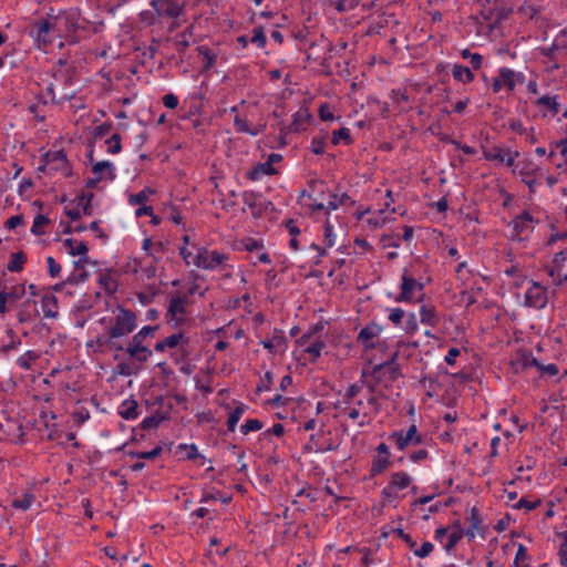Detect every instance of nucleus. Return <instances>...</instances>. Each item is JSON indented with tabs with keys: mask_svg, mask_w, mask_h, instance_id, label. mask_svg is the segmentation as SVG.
Masks as SVG:
<instances>
[{
	"mask_svg": "<svg viewBox=\"0 0 567 567\" xmlns=\"http://www.w3.org/2000/svg\"><path fill=\"white\" fill-rule=\"evenodd\" d=\"M101 327L105 328L110 334L122 343L138 326L137 313L122 305H116L112 310L111 317H102L99 319Z\"/></svg>",
	"mask_w": 567,
	"mask_h": 567,
	"instance_id": "nucleus-1",
	"label": "nucleus"
},
{
	"mask_svg": "<svg viewBox=\"0 0 567 567\" xmlns=\"http://www.w3.org/2000/svg\"><path fill=\"white\" fill-rule=\"evenodd\" d=\"M412 476L404 472H393L390 475L389 483L382 488L380 495L382 498V504H391L398 501L399 492L408 488L412 484Z\"/></svg>",
	"mask_w": 567,
	"mask_h": 567,
	"instance_id": "nucleus-2",
	"label": "nucleus"
},
{
	"mask_svg": "<svg viewBox=\"0 0 567 567\" xmlns=\"http://www.w3.org/2000/svg\"><path fill=\"white\" fill-rule=\"evenodd\" d=\"M424 285L409 275L406 268L401 276L400 293L395 297L396 302H417L424 296Z\"/></svg>",
	"mask_w": 567,
	"mask_h": 567,
	"instance_id": "nucleus-3",
	"label": "nucleus"
},
{
	"mask_svg": "<svg viewBox=\"0 0 567 567\" xmlns=\"http://www.w3.org/2000/svg\"><path fill=\"white\" fill-rule=\"evenodd\" d=\"M537 223L538 220L528 210H523L508 223L509 238L516 241L528 239Z\"/></svg>",
	"mask_w": 567,
	"mask_h": 567,
	"instance_id": "nucleus-4",
	"label": "nucleus"
},
{
	"mask_svg": "<svg viewBox=\"0 0 567 567\" xmlns=\"http://www.w3.org/2000/svg\"><path fill=\"white\" fill-rule=\"evenodd\" d=\"M398 357L399 350H395L390 354L388 360L374 365L371 371V377L382 381L385 388L389 383L401 377L400 365L396 363Z\"/></svg>",
	"mask_w": 567,
	"mask_h": 567,
	"instance_id": "nucleus-5",
	"label": "nucleus"
},
{
	"mask_svg": "<svg viewBox=\"0 0 567 567\" xmlns=\"http://www.w3.org/2000/svg\"><path fill=\"white\" fill-rule=\"evenodd\" d=\"M229 260V255L218 251L208 250L205 247L198 249L193 262L196 267L205 270H215L225 268L226 261Z\"/></svg>",
	"mask_w": 567,
	"mask_h": 567,
	"instance_id": "nucleus-6",
	"label": "nucleus"
},
{
	"mask_svg": "<svg viewBox=\"0 0 567 567\" xmlns=\"http://www.w3.org/2000/svg\"><path fill=\"white\" fill-rule=\"evenodd\" d=\"M525 82V75L522 72H515L514 70L502 66L497 71V76L492 81L493 93H498L502 89H506L508 92H513L517 84Z\"/></svg>",
	"mask_w": 567,
	"mask_h": 567,
	"instance_id": "nucleus-7",
	"label": "nucleus"
},
{
	"mask_svg": "<svg viewBox=\"0 0 567 567\" xmlns=\"http://www.w3.org/2000/svg\"><path fill=\"white\" fill-rule=\"evenodd\" d=\"M388 440L392 442L398 450L404 451L409 446H416L423 442V436L415 424H412L406 432L400 430L392 432Z\"/></svg>",
	"mask_w": 567,
	"mask_h": 567,
	"instance_id": "nucleus-8",
	"label": "nucleus"
},
{
	"mask_svg": "<svg viewBox=\"0 0 567 567\" xmlns=\"http://www.w3.org/2000/svg\"><path fill=\"white\" fill-rule=\"evenodd\" d=\"M154 14L158 19H178L184 12V3L181 0H152L150 2Z\"/></svg>",
	"mask_w": 567,
	"mask_h": 567,
	"instance_id": "nucleus-9",
	"label": "nucleus"
},
{
	"mask_svg": "<svg viewBox=\"0 0 567 567\" xmlns=\"http://www.w3.org/2000/svg\"><path fill=\"white\" fill-rule=\"evenodd\" d=\"M549 300L548 288L537 281L532 280L530 286L525 292L524 305L537 310L544 309Z\"/></svg>",
	"mask_w": 567,
	"mask_h": 567,
	"instance_id": "nucleus-10",
	"label": "nucleus"
},
{
	"mask_svg": "<svg viewBox=\"0 0 567 567\" xmlns=\"http://www.w3.org/2000/svg\"><path fill=\"white\" fill-rule=\"evenodd\" d=\"M54 30V23L49 19L37 20L30 30V35L34 38L39 48H47L52 43L50 33Z\"/></svg>",
	"mask_w": 567,
	"mask_h": 567,
	"instance_id": "nucleus-11",
	"label": "nucleus"
},
{
	"mask_svg": "<svg viewBox=\"0 0 567 567\" xmlns=\"http://www.w3.org/2000/svg\"><path fill=\"white\" fill-rule=\"evenodd\" d=\"M349 202L351 204H353V202L351 200V197L347 193L338 194V193L331 192L330 199L328 200L327 204H324V203L310 204L309 209L312 213L318 212V210H324L327 217H329L332 210H337L340 206L347 205Z\"/></svg>",
	"mask_w": 567,
	"mask_h": 567,
	"instance_id": "nucleus-12",
	"label": "nucleus"
},
{
	"mask_svg": "<svg viewBox=\"0 0 567 567\" xmlns=\"http://www.w3.org/2000/svg\"><path fill=\"white\" fill-rule=\"evenodd\" d=\"M120 352H124L130 359L140 363L147 362L153 354L147 344L132 338L126 346L123 344V350H120Z\"/></svg>",
	"mask_w": 567,
	"mask_h": 567,
	"instance_id": "nucleus-13",
	"label": "nucleus"
},
{
	"mask_svg": "<svg viewBox=\"0 0 567 567\" xmlns=\"http://www.w3.org/2000/svg\"><path fill=\"white\" fill-rule=\"evenodd\" d=\"M381 332L382 327L371 322L360 330L357 340L363 346L364 350H372L382 344L374 342V339L378 338Z\"/></svg>",
	"mask_w": 567,
	"mask_h": 567,
	"instance_id": "nucleus-14",
	"label": "nucleus"
},
{
	"mask_svg": "<svg viewBox=\"0 0 567 567\" xmlns=\"http://www.w3.org/2000/svg\"><path fill=\"white\" fill-rule=\"evenodd\" d=\"M43 165L39 167V171L44 172L45 167L49 166L52 171H62L68 167L66 154L63 150L50 151L42 157Z\"/></svg>",
	"mask_w": 567,
	"mask_h": 567,
	"instance_id": "nucleus-15",
	"label": "nucleus"
},
{
	"mask_svg": "<svg viewBox=\"0 0 567 567\" xmlns=\"http://www.w3.org/2000/svg\"><path fill=\"white\" fill-rule=\"evenodd\" d=\"M288 339L284 330L275 328L272 337L260 341V344L270 353H284L287 349Z\"/></svg>",
	"mask_w": 567,
	"mask_h": 567,
	"instance_id": "nucleus-16",
	"label": "nucleus"
},
{
	"mask_svg": "<svg viewBox=\"0 0 567 567\" xmlns=\"http://www.w3.org/2000/svg\"><path fill=\"white\" fill-rule=\"evenodd\" d=\"M327 193H331L328 185L322 179H311L308 183V189H303L300 196H307L312 204L323 203Z\"/></svg>",
	"mask_w": 567,
	"mask_h": 567,
	"instance_id": "nucleus-17",
	"label": "nucleus"
},
{
	"mask_svg": "<svg viewBox=\"0 0 567 567\" xmlns=\"http://www.w3.org/2000/svg\"><path fill=\"white\" fill-rule=\"evenodd\" d=\"M535 105L542 111L544 117L548 114L555 116L560 111L557 95H543L535 101Z\"/></svg>",
	"mask_w": 567,
	"mask_h": 567,
	"instance_id": "nucleus-18",
	"label": "nucleus"
},
{
	"mask_svg": "<svg viewBox=\"0 0 567 567\" xmlns=\"http://www.w3.org/2000/svg\"><path fill=\"white\" fill-rule=\"evenodd\" d=\"M539 365V361L532 355V353L523 351L518 352L511 361V368L514 373H522L528 368Z\"/></svg>",
	"mask_w": 567,
	"mask_h": 567,
	"instance_id": "nucleus-19",
	"label": "nucleus"
},
{
	"mask_svg": "<svg viewBox=\"0 0 567 567\" xmlns=\"http://www.w3.org/2000/svg\"><path fill=\"white\" fill-rule=\"evenodd\" d=\"M241 199L245 206L250 209V213L255 218H258L264 214L262 203L260 202L261 194L254 190H245L241 194Z\"/></svg>",
	"mask_w": 567,
	"mask_h": 567,
	"instance_id": "nucleus-20",
	"label": "nucleus"
},
{
	"mask_svg": "<svg viewBox=\"0 0 567 567\" xmlns=\"http://www.w3.org/2000/svg\"><path fill=\"white\" fill-rule=\"evenodd\" d=\"M468 520H470V527L464 532H465V536L468 538V540H472L475 538L476 532L483 533L485 529L483 527V519L481 517L480 511L476 506H473L471 508Z\"/></svg>",
	"mask_w": 567,
	"mask_h": 567,
	"instance_id": "nucleus-21",
	"label": "nucleus"
},
{
	"mask_svg": "<svg viewBox=\"0 0 567 567\" xmlns=\"http://www.w3.org/2000/svg\"><path fill=\"white\" fill-rule=\"evenodd\" d=\"M278 174V169L271 166L267 161L264 163H258L255 165L248 173L247 178L249 181L256 182L259 181L262 176L268 175H276Z\"/></svg>",
	"mask_w": 567,
	"mask_h": 567,
	"instance_id": "nucleus-22",
	"label": "nucleus"
},
{
	"mask_svg": "<svg viewBox=\"0 0 567 567\" xmlns=\"http://www.w3.org/2000/svg\"><path fill=\"white\" fill-rule=\"evenodd\" d=\"M312 118L308 109H300L292 115V122L288 126L289 132H300L305 130L306 124Z\"/></svg>",
	"mask_w": 567,
	"mask_h": 567,
	"instance_id": "nucleus-23",
	"label": "nucleus"
},
{
	"mask_svg": "<svg viewBox=\"0 0 567 567\" xmlns=\"http://www.w3.org/2000/svg\"><path fill=\"white\" fill-rule=\"evenodd\" d=\"M41 308L45 318L55 319L58 312V299L52 293H45L41 298Z\"/></svg>",
	"mask_w": 567,
	"mask_h": 567,
	"instance_id": "nucleus-24",
	"label": "nucleus"
},
{
	"mask_svg": "<svg viewBox=\"0 0 567 567\" xmlns=\"http://www.w3.org/2000/svg\"><path fill=\"white\" fill-rule=\"evenodd\" d=\"M94 342L101 349H109L115 352H120V350H123V343H118L105 328H103V333L99 334Z\"/></svg>",
	"mask_w": 567,
	"mask_h": 567,
	"instance_id": "nucleus-25",
	"label": "nucleus"
},
{
	"mask_svg": "<svg viewBox=\"0 0 567 567\" xmlns=\"http://www.w3.org/2000/svg\"><path fill=\"white\" fill-rule=\"evenodd\" d=\"M282 225L290 235V249H292L293 251H298L300 249V241L298 240V236L300 235L301 230L297 224V220L289 218L285 220Z\"/></svg>",
	"mask_w": 567,
	"mask_h": 567,
	"instance_id": "nucleus-26",
	"label": "nucleus"
},
{
	"mask_svg": "<svg viewBox=\"0 0 567 567\" xmlns=\"http://www.w3.org/2000/svg\"><path fill=\"white\" fill-rule=\"evenodd\" d=\"M420 321L430 327H436L440 322L436 309L432 305H423L420 308Z\"/></svg>",
	"mask_w": 567,
	"mask_h": 567,
	"instance_id": "nucleus-27",
	"label": "nucleus"
},
{
	"mask_svg": "<svg viewBox=\"0 0 567 567\" xmlns=\"http://www.w3.org/2000/svg\"><path fill=\"white\" fill-rule=\"evenodd\" d=\"M186 297L181 296L178 293L172 296L168 305L167 316H171V319H175L178 315L186 313Z\"/></svg>",
	"mask_w": 567,
	"mask_h": 567,
	"instance_id": "nucleus-28",
	"label": "nucleus"
},
{
	"mask_svg": "<svg viewBox=\"0 0 567 567\" xmlns=\"http://www.w3.org/2000/svg\"><path fill=\"white\" fill-rule=\"evenodd\" d=\"M362 406H363V401L362 400H358L352 408L351 406H346L343 409V413L347 414L348 417L353 420V421L358 420L360 416L363 417V420L358 423L359 426H364L370 421V417H369L367 412L361 413L360 409Z\"/></svg>",
	"mask_w": 567,
	"mask_h": 567,
	"instance_id": "nucleus-29",
	"label": "nucleus"
},
{
	"mask_svg": "<svg viewBox=\"0 0 567 567\" xmlns=\"http://www.w3.org/2000/svg\"><path fill=\"white\" fill-rule=\"evenodd\" d=\"M138 404L134 399H127L118 408V414L124 420H135L138 416Z\"/></svg>",
	"mask_w": 567,
	"mask_h": 567,
	"instance_id": "nucleus-30",
	"label": "nucleus"
},
{
	"mask_svg": "<svg viewBox=\"0 0 567 567\" xmlns=\"http://www.w3.org/2000/svg\"><path fill=\"white\" fill-rule=\"evenodd\" d=\"M482 152L486 161L493 162L496 165H503L505 162L506 150L501 146L483 147Z\"/></svg>",
	"mask_w": 567,
	"mask_h": 567,
	"instance_id": "nucleus-31",
	"label": "nucleus"
},
{
	"mask_svg": "<svg viewBox=\"0 0 567 567\" xmlns=\"http://www.w3.org/2000/svg\"><path fill=\"white\" fill-rule=\"evenodd\" d=\"M452 75L455 81L467 84L474 81L475 75L473 71L465 65L462 64H454L452 68Z\"/></svg>",
	"mask_w": 567,
	"mask_h": 567,
	"instance_id": "nucleus-32",
	"label": "nucleus"
},
{
	"mask_svg": "<svg viewBox=\"0 0 567 567\" xmlns=\"http://www.w3.org/2000/svg\"><path fill=\"white\" fill-rule=\"evenodd\" d=\"M234 126H235V130L238 133H245V134H248L250 136H257L266 127L265 125H259V126H257L255 128H251L249 126L248 122L245 118H241L238 115H236L235 118H234Z\"/></svg>",
	"mask_w": 567,
	"mask_h": 567,
	"instance_id": "nucleus-33",
	"label": "nucleus"
},
{
	"mask_svg": "<svg viewBox=\"0 0 567 567\" xmlns=\"http://www.w3.org/2000/svg\"><path fill=\"white\" fill-rule=\"evenodd\" d=\"M391 465L390 456L375 455L372 460L370 474L371 476L382 474Z\"/></svg>",
	"mask_w": 567,
	"mask_h": 567,
	"instance_id": "nucleus-34",
	"label": "nucleus"
},
{
	"mask_svg": "<svg viewBox=\"0 0 567 567\" xmlns=\"http://www.w3.org/2000/svg\"><path fill=\"white\" fill-rule=\"evenodd\" d=\"M92 173L95 175H102L103 173H105V177L109 181H113L116 177L115 172H114V166L109 161H101V162L95 163L92 166Z\"/></svg>",
	"mask_w": 567,
	"mask_h": 567,
	"instance_id": "nucleus-35",
	"label": "nucleus"
},
{
	"mask_svg": "<svg viewBox=\"0 0 567 567\" xmlns=\"http://www.w3.org/2000/svg\"><path fill=\"white\" fill-rule=\"evenodd\" d=\"M193 35V27L186 28L185 31L176 35L174 41L175 49L178 53L184 54L189 47V38Z\"/></svg>",
	"mask_w": 567,
	"mask_h": 567,
	"instance_id": "nucleus-36",
	"label": "nucleus"
},
{
	"mask_svg": "<svg viewBox=\"0 0 567 567\" xmlns=\"http://www.w3.org/2000/svg\"><path fill=\"white\" fill-rule=\"evenodd\" d=\"M27 262V255L23 251H17L11 255L7 269L11 272H20Z\"/></svg>",
	"mask_w": 567,
	"mask_h": 567,
	"instance_id": "nucleus-37",
	"label": "nucleus"
},
{
	"mask_svg": "<svg viewBox=\"0 0 567 567\" xmlns=\"http://www.w3.org/2000/svg\"><path fill=\"white\" fill-rule=\"evenodd\" d=\"M158 329V324L144 326L136 333L133 334L132 339L137 340L138 342H143L144 344H147V340L154 338Z\"/></svg>",
	"mask_w": 567,
	"mask_h": 567,
	"instance_id": "nucleus-38",
	"label": "nucleus"
},
{
	"mask_svg": "<svg viewBox=\"0 0 567 567\" xmlns=\"http://www.w3.org/2000/svg\"><path fill=\"white\" fill-rule=\"evenodd\" d=\"M63 245L69 248L71 256H84L89 251L87 245L84 241L76 243L72 238H66Z\"/></svg>",
	"mask_w": 567,
	"mask_h": 567,
	"instance_id": "nucleus-39",
	"label": "nucleus"
},
{
	"mask_svg": "<svg viewBox=\"0 0 567 567\" xmlns=\"http://www.w3.org/2000/svg\"><path fill=\"white\" fill-rule=\"evenodd\" d=\"M165 419H166V415L162 411H156L154 414L146 416L142 421L141 427L143 430L157 429Z\"/></svg>",
	"mask_w": 567,
	"mask_h": 567,
	"instance_id": "nucleus-40",
	"label": "nucleus"
},
{
	"mask_svg": "<svg viewBox=\"0 0 567 567\" xmlns=\"http://www.w3.org/2000/svg\"><path fill=\"white\" fill-rule=\"evenodd\" d=\"M197 51L199 55L203 56V70H210L216 63V54L208 47L205 45L198 47Z\"/></svg>",
	"mask_w": 567,
	"mask_h": 567,
	"instance_id": "nucleus-41",
	"label": "nucleus"
},
{
	"mask_svg": "<svg viewBox=\"0 0 567 567\" xmlns=\"http://www.w3.org/2000/svg\"><path fill=\"white\" fill-rule=\"evenodd\" d=\"M177 451L184 452V455H183L184 460L193 461L196 458H200V460L205 461V456L200 455L198 453V449H197L196 444H185V443L178 444Z\"/></svg>",
	"mask_w": 567,
	"mask_h": 567,
	"instance_id": "nucleus-42",
	"label": "nucleus"
},
{
	"mask_svg": "<svg viewBox=\"0 0 567 567\" xmlns=\"http://www.w3.org/2000/svg\"><path fill=\"white\" fill-rule=\"evenodd\" d=\"M546 271L556 286H561L567 281V274L563 271V268L559 265L547 266Z\"/></svg>",
	"mask_w": 567,
	"mask_h": 567,
	"instance_id": "nucleus-43",
	"label": "nucleus"
},
{
	"mask_svg": "<svg viewBox=\"0 0 567 567\" xmlns=\"http://www.w3.org/2000/svg\"><path fill=\"white\" fill-rule=\"evenodd\" d=\"M99 284L107 293H115L118 289L117 280L110 274H101L99 276Z\"/></svg>",
	"mask_w": 567,
	"mask_h": 567,
	"instance_id": "nucleus-44",
	"label": "nucleus"
},
{
	"mask_svg": "<svg viewBox=\"0 0 567 567\" xmlns=\"http://www.w3.org/2000/svg\"><path fill=\"white\" fill-rule=\"evenodd\" d=\"M246 406L244 404L237 405L234 410L230 411L227 420V429L229 432H234L239 420L245 413Z\"/></svg>",
	"mask_w": 567,
	"mask_h": 567,
	"instance_id": "nucleus-45",
	"label": "nucleus"
},
{
	"mask_svg": "<svg viewBox=\"0 0 567 567\" xmlns=\"http://www.w3.org/2000/svg\"><path fill=\"white\" fill-rule=\"evenodd\" d=\"M323 244L326 248H331L336 245L334 227L329 217H327L323 223Z\"/></svg>",
	"mask_w": 567,
	"mask_h": 567,
	"instance_id": "nucleus-46",
	"label": "nucleus"
},
{
	"mask_svg": "<svg viewBox=\"0 0 567 567\" xmlns=\"http://www.w3.org/2000/svg\"><path fill=\"white\" fill-rule=\"evenodd\" d=\"M40 358L39 353L33 350H28L22 355H20L17 360V364L24 369L30 370L32 364Z\"/></svg>",
	"mask_w": 567,
	"mask_h": 567,
	"instance_id": "nucleus-47",
	"label": "nucleus"
},
{
	"mask_svg": "<svg viewBox=\"0 0 567 567\" xmlns=\"http://www.w3.org/2000/svg\"><path fill=\"white\" fill-rule=\"evenodd\" d=\"M35 501V496L32 493H24L21 498L13 499L11 506L16 509L28 511L31 508Z\"/></svg>",
	"mask_w": 567,
	"mask_h": 567,
	"instance_id": "nucleus-48",
	"label": "nucleus"
},
{
	"mask_svg": "<svg viewBox=\"0 0 567 567\" xmlns=\"http://www.w3.org/2000/svg\"><path fill=\"white\" fill-rule=\"evenodd\" d=\"M41 99H43V103L47 104L50 101L52 104L63 103L64 101H69L72 99V95H63L60 100H56L54 86L50 83L44 92L41 94Z\"/></svg>",
	"mask_w": 567,
	"mask_h": 567,
	"instance_id": "nucleus-49",
	"label": "nucleus"
},
{
	"mask_svg": "<svg viewBox=\"0 0 567 567\" xmlns=\"http://www.w3.org/2000/svg\"><path fill=\"white\" fill-rule=\"evenodd\" d=\"M50 224V219L45 215H37L31 226V233L35 236L45 234L44 227Z\"/></svg>",
	"mask_w": 567,
	"mask_h": 567,
	"instance_id": "nucleus-50",
	"label": "nucleus"
},
{
	"mask_svg": "<svg viewBox=\"0 0 567 567\" xmlns=\"http://www.w3.org/2000/svg\"><path fill=\"white\" fill-rule=\"evenodd\" d=\"M340 142H343L347 145L352 143L350 130L348 127H341L332 132L331 143L333 145H338Z\"/></svg>",
	"mask_w": 567,
	"mask_h": 567,
	"instance_id": "nucleus-51",
	"label": "nucleus"
},
{
	"mask_svg": "<svg viewBox=\"0 0 567 567\" xmlns=\"http://www.w3.org/2000/svg\"><path fill=\"white\" fill-rule=\"evenodd\" d=\"M153 193L154 190L152 188L145 187L136 194H131L127 199L128 204L132 206L144 205L148 200V195Z\"/></svg>",
	"mask_w": 567,
	"mask_h": 567,
	"instance_id": "nucleus-52",
	"label": "nucleus"
},
{
	"mask_svg": "<svg viewBox=\"0 0 567 567\" xmlns=\"http://www.w3.org/2000/svg\"><path fill=\"white\" fill-rule=\"evenodd\" d=\"M528 559L529 555L527 548L523 544H519L513 561V567H532L526 563Z\"/></svg>",
	"mask_w": 567,
	"mask_h": 567,
	"instance_id": "nucleus-53",
	"label": "nucleus"
},
{
	"mask_svg": "<svg viewBox=\"0 0 567 567\" xmlns=\"http://www.w3.org/2000/svg\"><path fill=\"white\" fill-rule=\"evenodd\" d=\"M324 347H326V343L321 340H318V341L312 342L305 349V352L310 355V362L313 363L320 358L321 351Z\"/></svg>",
	"mask_w": 567,
	"mask_h": 567,
	"instance_id": "nucleus-54",
	"label": "nucleus"
},
{
	"mask_svg": "<svg viewBox=\"0 0 567 567\" xmlns=\"http://www.w3.org/2000/svg\"><path fill=\"white\" fill-rule=\"evenodd\" d=\"M464 535V529L453 530L450 534L447 533V542L444 544V549L450 553Z\"/></svg>",
	"mask_w": 567,
	"mask_h": 567,
	"instance_id": "nucleus-55",
	"label": "nucleus"
},
{
	"mask_svg": "<svg viewBox=\"0 0 567 567\" xmlns=\"http://www.w3.org/2000/svg\"><path fill=\"white\" fill-rule=\"evenodd\" d=\"M164 340H165V344L167 346V348H171V349L176 348L181 343L188 344V338L185 336L184 332L173 333V334L164 338Z\"/></svg>",
	"mask_w": 567,
	"mask_h": 567,
	"instance_id": "nucleus-56",
	"label": "nucleus"
},
{
	"mask_svg": "<svg viewBox=\"0 0 567 567\" xmlns=\"http://www.w3.org/2000/svg\"><path fill=\"white\" fill-rule=\"evenodd\" d=\"M93 194L92 193H81L76 199H78V205L82 207V210H83V214L84 215H87L90 216L92 214V209H91V202H92V198H93Z\"/></svg>",
	"mask_w": 567,
	"mask_h": 567,
	"instance_id": "nucleus-57",
	"label": "nucleus"
},
{
	"mask_svg": "<svg viewBox=\"0 0 567 567\" xmlns=\"http://www.w3.org/2000/svg\"><path fill=\"white\" fill-rule=\"evenodd\" d=\"M264 426V423L258 419H248L246 422L240 426V432L244 435H247L250 432H256L261 430Z\"/></svg>",
	"mask_w": 567,
	"mask_h": 567,
	"instance_id": "nucleus-58",
	"label": "nucleus"
},
{
	"mask_svg": "<svg viewBox=\"0 0 567 567\" xmlns=\"http://www.w3.org/2000/svg\"><path fill=\"white\" fill-rule=\"evenodd\" d=\"M122 137L118 133H114L109 140H106L107 152L110 154H117L122 150Z\"/></svg>",
	"mask_w": 567,
	"mask_h": 567,
	"instance_id": "nucleus-59",
	"label": "nucleus"
},
{
	"mask_svg": "<svg viewBox=\"0 0 567 567\" xmlns=\"http://www.w3.org/2000/svg\"><path fill=\"white\" fill-rule=\"evenodd\" d=\"M250 42L256 44L258 48H265L267 43V38L262 27H257L252 30V37Z\"/></svg>",
	"mask_w": 567,
	"mask_h": 567,
	"instance_id": "nucleus-60",
	"label": "nucleus"
},
{
	"mask_svg": "<svg viewBox=\"0 0 567 567\" xmlns=\"http://www.w3.org/2000/svg\"><path fill=\"white\" fill-rule=\"evenodd\" d=\"M361 389V385L358 383L350 384L343 394L342 403L350 405L354 398L360 393Z\"/></svg>",
	"mask_w": 567,
	"mask_h": 567,
	"instance_id": "nucleus-61",
	"label": "nucleus"
},
{
	"mask_svg": "<svg viewBox=\"0 0 567 567\" xmlns=\"http://www.w3.org/2000/svg\"><path fill=\"white\" fill-rule=\"evenodd\" d=\"M138 17L140 21L147 27L154 25L159 21L158 17L154 14V9L143 10L140 12Z\"/></svg>",
	"mask_w": 567,
	"mask_h": 567,
	"instance_id": "nucleus-62",
	"label": "nucleus"
},
{
	"mask_svg": "<svg viewBox=\"0 0 567 567\" xmlns=\"http://www.w3.org/2000/svg\"><path fill=\"white\" fill-rule=\"evenodd\" d=\"M25 293L24 285L13 286L10 291L7 292V298L10 302H16L21 299Z\"/></svg>",
	"mask_w": 567,
	"mask_h": 567,
	"instance_id": "nucleus-63",
	"label": "nucleus"
},
{
	"mask_svg": "<svg viewBox=\"0 0 567 567\" xmlns=\"http://www.w3.org/2000/svg\"><path fill=\"white\" fill-rule=\"evenodd\" d=\"M326 138L324 136H316L311 140L310 150L316 155H321L324 153Z\"/></svg>",
	"mask_w": 567,
	"mask_h": 567,
	"instance_id": "nucleus-64",
	"label": "nucleus"
}]
</instances>
